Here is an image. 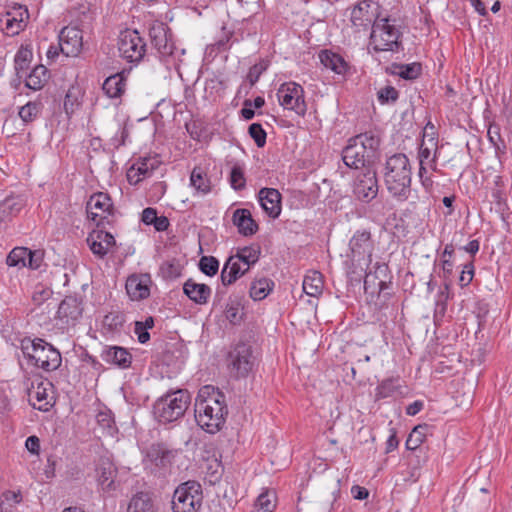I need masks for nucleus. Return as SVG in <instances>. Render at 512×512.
I'll list each match as a JSON object with an SVG mask.
<instances>
[{
	"instance_id": "49530a36",
	"label": "nucleus",
	"mask_w": 512,
	"mask_h": 512,
	"mask_svg": "<svg viewBox=\"0 0 512 512\" xmlns=\"http://www.w3.org/2000/svg\"><path fill=\"white\" fill-rule=\"evenodd\" d=\"M225 317L231 324H239L242 320L241 304L237 300H230L225 308Z\"/></svg>"
},
{
	"instance_id": "de8ad7c7",
	"label": "nucleus",
	"mask_w": 512,
	"mask_h": 512,
	"mask_svg": "<svg viewBox=\"0 0 512 512\" xmlns=\"http://www.w3.org/2000/svg\"><path fill=\"white\" fill-rule=\"evenodd\" d=\"M399 71L397 74L407 80H413L416 79L421 74V64L420 63H411V64H405V65H399L398 66Z\"/></svg>"
},
{
	"instance_id": "a18cd8bd",
	"label": "nucleus",
	"mask_w": 512,
	"mask_h": 512,
	"mask_svg": "<svg viewBox=\"0 0 512 512\" xmlns=\"http://www.w3.org/2000/svg\"><path fill=\"white\" fill-rule=\"evenodd\" d=\"M41 107V103L30 101L20 108L19 117L24 123L33 122L40 113Z\"/></svg>"
},
{
	"instance_id": "423d86ee",
	"label": "nucleus",
	"mask_w": 512,
	"mask_h": 512,
	"mask_svg": "<svg viewBox=\"0 0 512 512\" xmlns=\"http://www.w3.org/2000/svg\"><path fill=\"white\" fill-rule=\"evenodd\" d=\"M202 500L201 484L195 480H189L175 489L172 510L173 512H196L201 507Z\"/></svg>"
},
{
	"instance_id": "2f4dec72",
	"label": "nucleus",
	"mask_w": 512,
	"mask_h": 512,
	"mask_svg": "<svg viewBox=\"0 0 512 512\" xmlns=\"http://www.w3.org/2000/svg\"><path fill=\"white\" fill-rule=\"evenodd\" d=\"M147 458L158 467H166L171 462L173 453L162 444H156L148 449Z\"/></svg>"
},
{
	"instance_id": "f03ea898",
	"label": "nucleus",
	"mask_w": 512,
	"mask_h": 512,
	"mask_svg": "<svg viewBox=\"0 0 512 512\" xmlns=\"http://www.w3.org/2000/svg\"><path fill=\"white\" fill-rule=\"evenodd\" d=\"M412 171L408 157L397 153L385 163L384 181L387 190L397 199H408L411 192Z\"/></svg>"
},
{
	"instance_id": "7ed1b4c3",
	"label": "nucleus",
	"mask_w": 512,
	"mask_h": 512,
	"mask_svg": "<svg viewBox=\"0 0 512 512\" xmlns=\"http://www.w3.org/2000/svg\"><path fill=\"white\" fill-rule=\"evenodd\" d=\"M380 145V138L372 132H365L350 139L342 152L343 162L350 168L366 169L374 162Z\"/></svg>"
},
{
	"instance_id": "603ef678",
	"label": "nucleus",
	"mask_w": 512,
	"mask_h": 512,
	"mask_svg": "<svg viewBox=\"0 0 512 512\" xmlns=\"http://www.w3.org/2000/svg\"><path fill=\"white\" fill-rule=\"evenodd\" d=\"M272 498H274L273 492H262L256 500V506L263 512H273L275 504L273 503Z\"/></svg>"
},
{
	"instance_id": "09e8293b",
	"label": "nucleus",
	"mask_w": 512,
	"mask_h": 512,
	"mask_svg": "<svg viewBox=\"0 0 512 512\" xmlns=\"http://www.w3.org/2000/svg\"><path fill=\"white\" fill-rule=\"evenodd\" d=\"M201 272L207 276H214L219 269V261L213 256H203L199 261Z\"/></svg>"
},
{
	"instance_id": "a878e982",
	"label": "nucleus",
	"mask_w": 512,
	"mask_h": 512,
	"mask_svg": "<svg viewBox=\"0 0 512 512\" xmlns=\"http://www.w3.org/2000/svg\"><path fill=\"white\" fill-rule=\"evenodd\" d=\"M97 481L103 490L110 491L114 489V479L117 474L116 467L108 458L100 459L97 468Z\"/></svg>"
},
{
	"instance_id": "b1692460",
	"label": "nucleus",
	"mask_w": 512,
	"mask_h": 512,
	"mask_svg": "<svg viewBox=\"0 0 512 512\" xmlns=\"http://www.w3.org/2000/svg\"><path fill=\"white\" fill-rule=\"evenodd\" d=\"M184 294L198 305L207 304L212 290L206 284L196 283L193 279H188L183 285Z\"/></svg>"
},
{
	"instance_id": "6e6552de",
	"label": "nucleus",
	"mask_w": 512,
	"mask_h": 512,
	"mask_svg": "<svg viewBox=\"0 0 512 512\" xmlns=\"http://www.w3.org/2000/svg\"><path fill=\"white\" fill-rule=\"evenodd\" d=\"M254 363L252 347L247 343L236 344L228 354V367L236 378L246 377L252 371Z\"/></svg>"
},
{
	"instance_id": "5fc2aeb1",
	"label": "nucleus",
	"mask_w": 512,
	"mask_h": 512,
	"mask_svg": "<svg viewBox=\"0 0 512 512\" xmlns=\"http://www.w3.org/2000/svg\"><path fill=\"white\" fill-rule=\"evenodd\" d=\"M44 251L43 250H30L29 255H26V267L36 270L39 269L43 263Z\"/></svg>"
},
{
	"instance_id": "72a5a7b5",
	"label": "nucleus",
	"mask_w": 512,
	"mask_h": 512,
	"mask_svg": "<svg viewBox=\"0 0 512 512\" xmlns=\"http://www.w3.org/2000/svg\"><path fill=\"white\" fill-rule=\"evenodd\" d=\"M321 63L328 69L337 74H343L346 71V62L344 59L331 51L323 50L319 54Z\"/></svg>"
},
{
	"instance_id": "79ce46f5",
	"label": "nucleus",
	"mask_w": 512,
	"mask_h": 512,
	"mask_svg": "<svg viewBox=\"0 0 512 512\" xmlns=\"http://www.w3.org/2000/svg\"><path fill=\"white\" fill-rule=\"evenodd\" d=\"M260 255V250L258 248L254 247H244L240 249L237 254L232 255L235 259H238L239 262H242V264L248 269L251 265L255 264Z\"/></svg>"
},
{
	"instance_id": "6ab92c4d",
	"label": "nucleus",
	"mask_w": 512,
	"mask_h": 512,
	"mask_svg": "<svg viewBox=\"0 0 512 512\" xmlns=\"http://www.w3.org/2000/svg\"><path fill=\"white\" fill-rule=\"evenodd\" d=\"M261 207L267 215L273 219L281 213V194L274 188H262L258 193Z\"/></svg>"
},
{
	"instance_id": "58836bf2",
	"label": "nucleus",
	"mask_w": 512,
	"mask_h": 512,
	"mask_svg": "<svg viewBox=\"0 0 512 512\" xmlns=\"http://www.w3.org/2000/svg\"><path fill=\"white\" fill-rule=\"evenodd\" d=\"M273 286V281L267 278L256 280L251 284L250 296L254 300H262L272 291Z\"/></svg>"
},
{
	"instance_id": "ddd939ff",
	"label": "nucleus",
	"mask_w": 512,
	"mask_h": 512,
	"mask_svg": "<svg viewBox=\"0 0 512 512\" xmlns=\"http://www.w3.org/2000/svg\"><path fill=\"white\" fill-rule=\"evenodd\" d=\"M351 258L362 267H369L372 261L373 242L369 231H357L349 243Z\"/></svg>"
},
{
	"instance_id": "4d7b16f0",
	"label": "nucleus",
	"mask_w": 512,
	"mask_h": 512,
	"mask_svg": "<svg viewBox=\"0 0 512 512\" xmlns=\"http://www.w3.org/2000/svg\"><path fill=\"white\" fill-rule=\"evenodd\" d=\"M10 217L16 215L23 207V202L19 198L10 197L5 199L2 203Z\"/></svg>"
},
{
	"instance_id": "ea45409f",
	"label": "nucleus",
	"mask_w": 512,
	"mask_h": 512,
	"mask_svg": "<svg viewBox=\"0 0 512 512\" xmlns=\"http://www.w3.org/2000/svg\"><path fill=\"white\" fill-rule=\"evenodd\" d=\"M428 429L427 424L414 427L406 440V448L416 450L425 441Z\"/></svg>"
},
{
	"instance_id": "dca6fc26",
	"label": "nucleus",
	"mask_w": 512,
	"mask_h": 512,
	"mask_svg": "<svg viewBox=\"0 0 512 512\" xmlns=\"http://www.w3.org/2000/svg\"><path fill=\"white\" fill-rule=\"evenodd\" d=\"M112 210V200L108 194L103 192L93 194L86 204L88 217L97 222V225H99L100 222L108 215H111Z\"/></svg>"
},
{
	"instance_id": "37998d69",
	"label": "nucleus",
	"mask_w": 512,
	"mask_h": 512,
	"mask_svg": "<svg viewBox=\"0 0 512 512\" xmlns=\"http://www.w3.org/2000/svg\"><path fill=\"white\" fill-rule=\"evenodd\" d=\"M26 255H29L28 248L15 247L8 254L6 263L10 267H26Z\"/></svg>"
},
{
	"instance_id": "c9c22d12",
	"label": "nucleus",
	"mask_w": 512,
	"mask_h": 512,
	"mask_svg": "<svg viewBox=\"0 0 512 512\" xmlns=\"http://www.w3.org/2000/svg\"><path fill=\"white\" fill-rule=\"evenodd\" d=\"M323 280L322 275L318 271H312L307 274L303 280V291L309 295L316 297L322 293Z\"/></svg>"
},
{
	"instance_id": "680f3d73",
	"label": "nucleus",
	"mask_w": 512,
	"mask_h": 512,
	"mask_svg": "<svg viewBox=\"0 0 512 512\" xmlns=\"http://www.w3.org/2000/svg\"><path fill=\"white\" fill-rule=\"evenodd\" d=\"M134 332L138 337V341L142 344L146 343L150 339V334L141 321L135 322Z\"/></svg>"
},
{
	"instance_id": "4be33fe9",
	"label": "nucleus",
	"mask_w": 512,
	"mask_h": 512,
	"mask_svg": "<svg viewBox=\"0 0 512 512\" xmlns=\"http://www.w3.org/2000/svg\"><path fill=\"white\" fill-rule=\"evenodd\" d=\"M100 357L106 363L116 365L122 369L130 367L132 362V355L130 352L119 346L103 348Z\"/></svg>"
},
{
	"instance_id": "7c9ffc66",
	"label": "nucleus",
	"mask_w": 512,
	"mask_h": 512,
	"mask_svg": "<svg viewBox=\"0 0 512 512\" xmlns=\"http://www.w3.org/2000/svg\"><path fill=\"white\" fill-rule=\"evenodd\" d=\"M49 71L43 65H37L26 75L25 85L32 90H40L44 87L49 79Z\"/></svg>"
},
{
	"instance_id": "e2e57ef3",
	"label": "nucleus",
	"mask_w": 512,
	"mask_h": 512,
	"mask_svg": "<svg viewBox=\"0 0 512 512\" xmlns=\"http://www.w3.org/2000/svg\"><path fill=\"white\" fill-rule=\"evenodd\" d=\"M98 424H100L103 428H111L113 424V419L111 417L110 412L101 411L96 416Z\"/></svg>"
},
{
	"instance_id": "9b49d317",
	"label": "nucleus",
	"mask_w": 512,
	"mask_h": 512,
	"mask_svg": "<svg viewBox=\"0 0 512 512\" xmlns=\"http://www.w3.org/2000/svg\"><path fill=\"white\" fill-rule=\"evenodd\" d=\"M378 180L376 170L367 167L355 176L353 192L355 196L364 202H370L378 194Z\"/></svg>"
},
{
	"instance_id": "2eb2a0df",
	"label": "nucleus",
	"mask_w": 512,
	"mask_h": 512,
	"mask_svg": "<svg viewBox=\"0 0 512 512\" xmlns=\"http://www.w3.org/2000/svg\"><path fill=\"white\" fill-rule=\"evenodd\" d=\"M83 305L81 298L76 296H66L59 304L57 319L62 327L75 326L82 317Z\"/></svg>"
},
{
	"instance_id": "4468645a",
	"label": "nucleus",
	"mask_w": 512,
	"mask_h": 512,
	"mask_svg": "<svg viewBox=\"0 0 512 512\" xmlns=\"http://www.w3.org/2000/svg\"><path fill=\"white\" fill-rule=\"evenodd\" d=\"M28 18V10L22 5H15L0 18L1 29L6 35H17L26 26Z\"/></svg>"
},
{
	"instance_id": "cd10ccee",
	"label": "nucleus",
	"mask_w": 512,
	"mask_h": 512,
	"mask_svg": "<svg viewBox=\"0 0 512 512\" xmlns=\"http://www.w3.org/2000/svg\"><path fill=\"white\" fill-rule=\"evenodd\" d=\"M241 264L242 262L232 256L227 259L221 271V282L224 286L233 284L249 270L248 267Z\"/></svg>"
},
{
	"instance_id": "c03bdc74",
	"label": "nucleus",
	"mask_w": 512,
	"mask_h": 512,
	"mask_svg": "<svg viewBox=\"0 0 512 512\" xmlns=\"http://www.w3.org/2000/svg\"><path fill=\"white\" fill-rule=\"evenodd\" d=\"M22 501L20 492L5 491L0 497L1 512H13V507Z\"/></svg>"
},
{
	"instance_id": "f257e3e1",
	"label": "nucleus",
	"mask_w": 512,
	"mask_h": 512,
	"mask_svg": "<svg viewBox=\"0 0 512 512\" xmlns=\"http://www.w3.org/2000/svg\"><path fill=\"white\" fill-rule=\"evenodd\" d=\"M195 419L208 433H216L225 423L228 414L224 394L212 385L203 386L195 400Z\"/></svg>"
},
{
	"instance_id": "338daca9",
	"label": "nucleus",
	"mask_w": 512,
	"mask_h": 512,
	"mask_svg": "<svg viewBox=\"0 0 512 512\" xmlns=\"http://www.w3.org/2000/svg\"><path fill=\"white\" fill-rule=\"evenodd\" d=\"M26 448L28 449V451H30L31 453H35L37 454L39 452V449H40V441H39V438L37 436H29L26 440Z\"/></svg>"
},
{
	"instance_id": "774afa93",
	"label": "nucleus",
	"mask_w": 512,
	"mask_h": 512,
	"mask_svg": "<svg viewBox=\"0 0 512 512\" xmlns=\"http://www.w3.org/2000/svg\"><path fill=\"white\" fill-rule=\"evenodd\" d=\"M351 493L357 500H364L369 496V491L365 487H361L359 485L352 486Z\"/></svg>"
},
{
	"instance_id": "1a4fd4ad",
	"label": "nucleus",
	"mask_w": 512,
	"mask_h": 512,
	"mask_svg": "<svg viewBox=\"0 0 512 512\" xmlns=\"http://www.w3.org/2000/svg\"><path fill=\"white\" fill-rule=\"evenodd\" d=\"M146 44L138 31L126 29L119 35L118 51L122 58L129 62L140 61L145 54Z\"/></svg>"
},
{
	"instance_id": "f3484780",
	"label": "nucleus",
	"mask_w": 512,
	"mask_h": 512,
	"mask_svg": "<svg viewBox=\"0 0 512 512\" xmlns=\"http://www.w3.org/2000/svg\"><path fill=\"white\" fill-rule=\"evenodd\" d=\"M58 46L65 56H77L83 46L82 31L76 27H64L59 34Z\"/></svg>"
},
{
	"instance_id": "a19ab883",
	"label": "nucleus",
	"mask_w": 512,
	"mask_h": 512,
	"mask_svg": "<svg viewBox=\"0 0 512 512\" xmlns=\"http://www.w3.org/2000/svg\"><path fill=\"white\" fill-rule=\"evenodd\" d=\"M32 59V51L28 48L21 47L15 56V70L18 78H22L26 74L29 62Z\"/></svg>"
},
{
	"instance_id": "393cba45",
	"label": "nucleus",
	"mask_w": 512,
	"mask_h": 512,
	"mask_svg": "<svg viewBox=\"0 0 512 512\" xmlns=\"http://www.w3.org/2000/svg\"><path fill=\"white\" fill-rule=\"evenodd\" d=\"M232 222L243 236H252L258 231V224L252 218L248 209H236L233 213Z\"/></svg>"
},
{
	"instance_id": "f704fd0d",
	"label": "nucleus",
	"mask_w": 512,
	"mask_h": 512,
	"mask_svg": "<svg viewBox=\"0 0 512 512\" xmlns=\"http://www.w3.org/2000/svg\"><path fill=\"white\" fill-rule=\"evenodd\" d=\"M127 512H155L151 496L145 492H139L132 497Z\"/></svg>"
},
{
	"instance_id": "a211bd4d",
	"label": "nucleus",
	"mask_w": 512,
	"mask_h": 512,
	"mask_svg": "<svg viewBox=\"0 0 512 512\" xmlns=\"http://www.w3.org/2000/svg\"><path fill=\"white\" fill-rule=\"evenodd\" d=\"M87 243L94 255L103 258L109 248L115 245L114 236L103 230H93L87 237Z\"/></svg>"
},
{
	"instance_id": "e433bc0d",
	"label": "nucleus",
	"mask_w": 512,
	"mask_h": 512,
	"mask_svg": "<svg viewBox=\"0 0 512 512\" xmlns=\"http://www.w3.org/2000/svg\"><path fill=\"white\" fill-rule=\"evenodd\" d=\"M191 185L203 194H207L211 190V183L207 174L201 167H195L190 176Z\"/></svg>"
},
{
	"instance_id": "0e129e2a",
	"label": "nucleus",
	"mask_w": 512,
	"mask_h": 512,
	"mask_svg": "<svg viewBox=\"0 0 512 512\" xmlns=\"http://www.w3.org/2000/svg\"><path fill=\"white\" fill-rule=\"evenodd\" d=\"M157 217V212L154 208H145L142 212V222L146 225H153Z\"/></svg>"
},
{
	"instance_id": "bb28decb",
	"label": "nucleus",
	"mask_w": 512,
	"mask_h": 512,
	"mask_svg": "<svg viewBox=\"0 0 512 512\" xmlns=\"http://www.w3.org/2000/svg\"><path fill=\"white\" fill-rule=\"evenodd\" d=\"M339 483L340 480H337V484L320 491L315 502L316 512H331L334 509V504L340 496Z\"/></svg>"
},
{
	"instance_id": "8fccbe9b",
	"label": "nucleus",
	"mask_w": 512,
	"mask_h": 512,
	"mask_svg": "<svg viewBox=\"0 0 512 512\" xmlns=\"http://www.w3.org/2000/svg\"><path fill=\"white\" fill-rule=\"evenodd\" d=\"M230 184L236 191H240L246 186L244 171L239 165H234L230 173Z\"/></svg>"
},
{
	"instance_id": "473e14b6",
	"label": "nucleus",
	"mask_w": 512,
	"mask_h": 512,
	"mask_svg": "<svg viewBox=\"0 0 512 512\" xmlns=\"http://www.w3.org/2000/svg\"><path fill=\"white\" fill-rule=\"evenodd\" d=\"M102 89L109 98L120 97L125 89L124 76L116 73L107 77L102 85Z\"/></svg>"
},
{
	"instance_id": "3c124183",
	"label": "nucleus",
	"mask_w": 512,
	"mask_h": 512,
	"mask_svg": "<svg viewBox=\"0 0 512 512\" xmlns=\"http://www.w3.org/2000/svg\"><path fill=\"white\" fill-rule=\"evenodd\" d=\"M248 133L250 137L255 141L256 145L259 148L264 147L266 144V131L263 129L262 125L259 123H253L248 128Z\"/></svg>"
},
{
	"instance_id": "f8f14e48",
	"label": "nucleus",
	"mask_w": 512,
	"mask_h": 512,
	"mask_svg": "<svg viewBox=\"0 0 512 512\" xmlns=\"http://www.w3.org/2000/svg\"><path fill=\"white\" fill-rule=\"evenodd\" d=\"M151 42L162 57H179L184 49H178L172 41V34L163 23L153 25L149 30Z\"/></svg>"
},
{
	"instance_id": "39448f33",
	"label": "nucleus",
	"mask_w": 512,
	"mask_h": 512,
	"mask_svg": "<svg viewBox=\"0 0 512 512\" xmlns=\"http://www.w3.org/2000/svg\"><path fill=\"white\" fill-rule=\"evenodd\" d=\"M190 403L187 391L177 390L159 398L154 404V414L160 423H170L182 417Z\"/></svg>"
},
{
	"instance_id": "4c0bfd02",
	"label": "nucleus",
	"mask_w": 512,
	"mask_h": 512,
	"mask_svg": "<svg viewBox=\"0 0 512 512\" xmlns=\"http://www.w3.org/2000/svg\"><path fill=\"white\" fill-rule=\"evenodd\" d=\"M29 396L34 408L40 411L49 410L51 404L48 400V394L46 392V388L43 386V383H40L36 388L30 391Z\"/></svg>"
},
{
	"instance_id": "5701e85b",
	"label": "nucleus",
	"mask_w": 512,
	"mask_h": 512,
	"mask_svg": "<svg viewBox=\"0 0 512 512\" xmlns=\"http://www.w3.org/2000/svg\"><path fill=\"white\" fill-rule=\"evenodd\" d=\"M147 275H131L126 280V291L132 300L145 299L150 294Z\"/></svg>"
},
{
	"instance_id": "20e7f679",
	"label": "nucleus",
	"mask_w": 512,
	"mask_h": 512,
	"mask_svg": "<svg viewBox=\"0 0 512 512\" xmlns=\"http://www.w3.org/2000/svg\"><path fill=\"white\" fill-rule=\"evenodd\" d=\"M23 354L33 361L34 365L45 371H54L61 365V354L43 339H24L21 343Z\"/></svg>"
},
{
	"instance_id": "aec40b11",
	"label": "nucleus",
	"mask_w": 512,
	"mask_h": 512,
	"mask_svg": "<svg viewBox=\"0 0 512 512\" xmlns=\"http://www.w3.org/2000/svg\"><path fill=\"white\" fill-rule=\"evenodd\" d=\"M373 2L371 0H364L359 2L351 11V22L357 28H364L365 30L373 23L378 16L371 10Z\"/></svg>"
},
{
	"instance_id": "c756f323",
	"label": "nucleus",
	"mask_w": 512,
	"mask_h": 512,
	"mask_svg": "<svg viewBox=\"0 0 512 512\" xmlns=\"http://www.w3.org/2000/svg\"><path fill=\"white\" fill-rule=\"evenodd\" d=\"M387 266L385 264H376V270L374 273L371 271L366 273L364 279V288L366 291L371 289L374 292L375 288H378L379 292L383 291L387 287V283L384 279L380 278V275L386 276Z\"/></svg>"
},
{
	"instance_id": "69168bd1",
	"label": "nucleus",
	"mask_w": 512,
	"mask_h": 512,
	"mask_svg": "<svg viewBox=\"0 0 512 512\" xmlns=\"http://www.w3.org/2000/svg\"><path fill=\"white\" fill-rule=\"evenodd\" d=\"M161 271L165 277L175 278L179 275L177 267L172 263H164L161 266Z\"/></svg>"
},
{
	"instance_id": "13d9d810",
	"label": "nucleus",
	"mask_w": 512,
	"mask_h": 512,
	"mask_svg": "<svg viewBox=\"0 0 512 512\" xmlns=\"http://www.w3.org/2000/svg\"><path fill=\"white\" fill-rule=\"evenodd\" d=\"M52 296V290L50 288L37 286L33 292L32 300L36 305H41L43 302L48 300Z\"/></svg>"
},
{
	"instance_id": "412c9836",
	"label": "nucleus",
	"mask_w": 512,
	"mask_h": 512,
	"mask_svg": "<svg viewBox=\"0 0 512 512\" xmlns=\"http://www.w3.org/2000/svg\"><path fill=\"white\" fill-rule=\"evenodd\" d=\"M158 156L147 157L138 161L128 170L127 179L131 184H137L141 181L140 176L143 178L148 177L160 165Z\"/></svg>"
},
{
	"instance_id": "bf43d9fd",
	"label": "nucleus",
	"mask_w": 512,
	"mask_h": 512,
	"mask_svg": "<svg viewBox=\"0 0 512 512\" xmlns=\"http://www.w3.org/2000/svg\"><path fill=\"white\" fill-rule=\"evenodd\" d=\"M266 70V66L263 65V64H255L253 65L250 70H249V73H248V80L250 82L251 85H254L259 77L261 76V74Z\"/></svg>"
},
{
	"instance_id": "c85d7f7f",
	"label": "nucleus",
	"mask_w": 512,
	"mask_h": 512,
	"mask_svg": "<svg viewBox=\"0 0 512 512\" xmlns=\"http://www.w3.org/2000/svg\"><path fill=\"white\" fill-rule=\"evenodd\" d=\"M497 172L498 170L495 167L488 168L484 179L492 190V197L494 201L500 204L503 200L504 181L502 176H500Z\"/></svg>"
},
{
	"instance_id": "864d4df0",
	"label": "nucleus",
	"mask_w": 512,
	"mask_h": 512,
	"mask_svg": "<svg viewBox=\"0 0 512 512\" xmlns=\"http://www.w3.org/2000/svg\"><path fill=\"white\" fill-rule=\"evenodd\" d=\"M397 384L394 379H386L377 387V397L387 398L394 394L397 390Z\"/></svg>"
},
{
	"instance_id": "9d476101",
	"label": "nucleus",
	"mask_w": 512,
	"mask_h": 512,
	"mask_svg": "<svg viewBox=\"0 0 512 512\" xmlns=\"http://www.w3.org/2000/svg\"><path fill=\"white\" fill-rule=\"evenodd\" d=\"M277 97L283 108L292 110L300 116L305 115L307 105L304 100V90L299 84L283 83L277 91Z\"/></svg>"
},
{
	"instance_id": "052dcab7",
	"label": "nucleus",
	"mask_w": 512,
	"mask_h": 512,
	"mask_svg": "<svg viewBox=\"0 0 512 512\" xmlns=\"http://www.w3.org/2000/svg\"><path fill=\"white\" fill-rule=\"evenodd\" d=\"M473 266L472 264L465 265L459 277V284L464 287L467 286L473 279Z\"/></svg>"
},
{
	"instance_id": "0eeeda50",
	"label": "nucleus",
	"mask_w": 512,
	"mask_h": 512,
	"mask_svg": "<svg viewBox=\"0 0 512 512\" xmlns=\"http://www.w3.org/2000/svg\"><path fill=\"white\" fill-rule=\"evenodd\" d=\"M400 31L389 23L388 18H376L370 34V45L377 52L395 51L399 48Z\"/></svg>"
},
{
	"instance_id": "6e6d98bb",
	"label": "nucleus",
	"mask_w": 512,
	"mask_h": 512,
	"mask_svg": "<svg viewBox=\"0 0 512 512\" xmlns=\"http://www.w3.org/2000/svg\"><path fill=\"white\" fill-rule=\"evenodd\" d=\"M378 100L382 103L395 102L398 99V91L393 86L381 88L378 93Z\"/></svg>"
}]
</instances>
